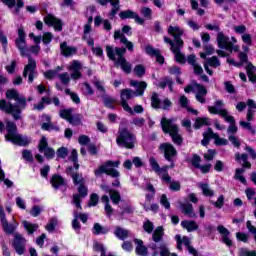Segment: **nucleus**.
Returning <instances> with one entry per match:
<instances>
[{
  "mask_svg": "<svg viewBox=\"0 0 256 256\" xmlns=\"http://www.w3.org/2000/svg\"><path fill=\"white\" fill-rule=\"evenodd\" d=\"M160 149L164 151V157L167 161H171V159L177 155V150L169 143L160 145Z\"/></svg>",
  "mask_w": 256,
  "mask_h": 256,
  "instance_id": "22",
  "label": "nucleus"
},
{
  "mask_svg": "<svg viewBox=\"0 0 256 256\" xmlns=\"http://www.w3.org/2000/svg\"><path fill=\"white\" fill-rule=\"evenodd\" d=\"M236 161H240L246 169H251V163L247 162V154H236Z\"/></svg>",
  "mask_w": 256,
  "mask_h": 256,
  "instance_id": "46",
  "label": "nucleus"
},
{
  "mask_svg": "<svg viewBox=\"0 0 256 256\" xmlns=\"http://www.w3.org/2000/svg\"><path fill=\"white\" fill-rule=\"evenodd\" d=\"M149 248L152 249L153 252V256H157L160 254V256H169L171 255V253L169 252V248H167V245L165 244H161L159 247H158V250L157 251V244L155 243H152L149 245Z\"/></svg>",
  "mask_w": 256,
  "mask_h": 256,
  "instance_id": "24",
  "label": "nucleus"
},
{
  "mask_svg": "<svg viewBox=\"0 0 256 256\" xmlns=\"http://www.w3.org/2000/svg\"><path fill=\"white\" fill-rule=\"evenodd\" d=\"M200 189L202 190L203 195H205V197H213L214 192L213 190L209 187L208 184H200L199 185Z\"/></svg>",
  "mask_w": 256,
  "mask_h": 256,
  "instance_id": "49",
  "label": "nucleus"
},
{
  "mask_svg": "<svg viewBox=\"0 0 256 256\" xmlns=\"http://www.w3.org/2000/svg\"><path fill=\"white\" fill-rule=\"evenodd\" d=\"M68 71H70V77L74 81H77V79H81L83 77V74L81 71H83V64L79 60L72 61L68 67Z\"/></svg>",
  "mask_w": 256,
  "mask_h": 256,
  "instance_id": "14",
  "label": "nucleus"
},
{
  "mask_svg": "<svg viewBox=\"0 0 256 256\" xmlns=\"http://www.w3.org/2000/svg\"><path fill=\"white\" fill-rule=\"evenodd\" d=\"M217 231L222 235V243L227 245V247H231L233 245V241H231V232L228 231L227 228L223 225H219L217 227Z\"/></svg>",
  "mask_w": 256,
  "mask_h": 256,
  "instance_id": "23",
  "label": "nucleus"
},
{
  "mask_svg": "<svg viewBox=\"0 0 256 256\" xmlns=\"http://www.w3.org/2000/svg\"><path fill=\"white\" fill-rule=\"evenodd\" d=\"M94 235H105L109 233V228L101 226V224L96 223L92 229Z\"/></svg>",
  "mask_w": 256,
  "mask_h": 256,
  "instance_id": "40",
  "label": "nucleus"
},
{
  "mask_svg": "<svg viewBox=\"0 0 256 256\" xmlns=\"http://www.w3.org/2000/svg\"><path fill=\"white\" fill-rule=\"evenodd\" d=\"M93 249H94V251H100L101 252L100 256H107L105 254V248L103 247V244L95 242Z\"/></svg>",
  "mask_w": 256,
  "mask_h": 256,
  "instance_id": "64",
  "label": "nucleus"
},
{
  "mask_svg": "<svg viewBox=\"0 0 256 256\" xmlns=\"http://www.w3.org/2000/svg\"><path fill=\"white\" fill-rule=\"evenodd\" d=\"M134 243L136 245V254L139 256H147L148 255V250L145 246V244H143V240L141 239H134Z\"/></svg>",
  "mask_w": 256,
  "mask_h": 256,
  "instance_id": "30",
  "label": "nucleus"
},
{
  "mask_svg": "<svg viewBox=\"0 0 256 256\" xmlns=\"http://www.w3.org/2000/svg\"><path fill=\"white\" fill-rule=\"evenodd\" d=\"M100 5H107V3H111L113 9L110 12L111 17H115L117 15V11H119V0H99Z\"/></svg>",
  "mask_w": 256,
  "mask_h": 256,
  "instance_id": "34",
  "label": "nucleus"
},
{
  "mask_svg": "<svg viewBox=\"0 0 256 256\" xmlns=\"http://www.w3.org/2000/svg\"><path fill=\"white\" fill-rule=\"evenodd\" d=\"M114 234L116 235V237H118V239H121L122 241L127 239V237H129L130 235L129 230H125L121 227H117L114 231Z\"/></svg>",
  "mask_w": 256,
  "mask_h": 256,
  "instance_id": "41",
  "label": "nucleus"
},
{
  "mask_svg": "<svg viewBox=\"0 0 256 256\" xmlns=\"http://www.w3.org/2000/svg\"><path fill=\"white\" fill-rule=\"evenodd\" d=\"M181 226L183 227V229H186L188 233H191L192 231H197L199 229V225H197V222L195 221L184 220L181 222Z\"/></svg>",
  "mask_w": 256,
  "mask_h": 256,
  "instance_id": "35",
  "label": "nucleus"
},
{
  "mask_svg": "<svg viewBox=\"0 0 256 256\" xmlns=\"http://www.w3.org/2000/svg\"><path fill=\"white\" fill-rule=\"evenodd\" d=\"M219 65H221V62H219V58H217V56H213L208 59L206 63H204V69L206 73H208V75H213V70L209 69V66L217 68L219 67Z\"/></svg>",
  "mask_w": 256,
  "mask_h": 256,
  "instance_id": "27",
  "label": "nucleus"
},
{
  "mask_svg": "<svg viewBox=\"0 0 256 256\" xmlns=\"http://www.w3.org/2000/svg\"><path fill=\"white\" fill-rule=\"evenodd\" d=\"M23 225H24V228L26 229V231H28V233L30 235L35 233V231H37V229H39V225L32 224L31 222L24 221Z\"/></svg>",
  "mask_w": 256,
  "mask_h": 256,
  "instance_id": "48",
  "label": "nucleus"
},
{
  "mask_svg": "<svg viewBox=\"0 0 256 256\" xmlns=\"http://www.w3.org/2000/svg\"><path fill=\"white\" fill-rule=\"evenodd\" d=\"M175 239L177 242V249L179 251H182L183 250L182 245H185V247H187V249L191 255L197 256V250H195V248H193L191 246V240L189 239V237H187V236L181 237V235H176Z\"/></svg>",
  "mask_w": 256,
  "mask_h": 256,
  "instance_id": "16",
  "label": "nucleus"
},
{
  "mask_svg": "<svg viewBox=\"0 0 256 256\" xmlns=\"http://www.w3.org/2000/svg\"><path fill=\"white\" fill-rule=\"evenodd\" d=\"M114 39H120V42L126 46L128 51H133V44L131 41L127 40V37L121 33V30H117L114 33Z\"/></svg>",
  "mask_w": 256,
  "mask_h": 256,
  "instance_id": "29",
  "label": "nucleus"
},
{
  "mask_svg": "<svg viewBox=\"0 0 256 256\" xmlns=\"http://www.w3.org/2000/svg\"><path fill=\"white\" fill-rule=\"evenodd\" d=\"M163 227L159 226L154 230V233L152 235V239L154 241V243H159V241H161L163 239Z\"/></svg>",
  "mask_w": 256,
  "mask_h": 256,
  "instance_id": "42",
  "label": "nucleus"
},
{
  "mask_svg": "<svg viewBox=\"0 0 256 256\" xmlns=\"http://www.w3.org/2000/svg\"><path fill=\"white\" fill-rule=\"evenodd\" d=\"M106 53L109 59H111V61H114L116 67H121L124 73H131V65L129 64V62H127L125 57H123V55L127 53V49L125 48L113 49L112 46H106Z\"/></svg>",
  "mask_w": 256,
  "mask_h": 256,
  "instance_id": "2",
  "label": "nucleus"
},
{
  "mask_svg": "<svg viewBox=\"0 0 256 256\" xmlns=\"http://www.w3.org/2000/svg\"><path fill=\"white\" fill-rule=\"evenodd\" d=\"M16 47L19 49L22 57L29 56V48L25 39H16Z\"/></svg>",
  "mask_w": 256,
  "mask_h": 256,
  "instance_id": "33",
  "label": "nucleus"
},
{
  "mask_svg": "<svg viewBox=\"0 0 256 256\" xmlns=\"http://www.w3.org/2000/svg\"><path fill=\"white\" fill-rule=\"evenodd\" d=\"M161 124L164 133H169L175 145H181V143H183V138L179 135V128L173 121L163 118Z\"/></svg>",
  "mask_w": 256,
  "mask_h": 256,
  "instance_id": "8",
  "label": "nucleus"
},
{
  "mask_svg": "<svg viewBox=\"0 0 256 256\" xmlns=\"http://www.w3.org/2000/svg\"><path fill=\"white\" fill-rule=\"evenodd\" d=\"M42 119H43V121H48V122L42 124V129H44V131H53V129H57V127H55V125H53V123H51V116L43 115Z\"/></svg>",
  "mask_w": 256,
  "mask_h": 256,
  "instance_id": "39",
  "label": "nucleus"
},
{
  "mask_svg": "<svg viewBox=\"0 0 256 256\" xmlns=\"http://www.w3.org/2000/svg\"><path fill=\"white\" fill-rule=\"evenodd\" d=\"M60 50L64 57H73L77 53V48L73 46H67V42L60 45Z\"/></svg>",
  "mask_w": 256,
  "mask_h": 256,
  "instance_id": "28",
  "label": "nucleus"
},
{
  "mask_svg": "<svg viewBox=\"0 0 256 256\" xmlns=\"http://www.w3.org/2000/svg\"><path fill=\"white\" fill-rule=\"evenodd\" d=\"M93 22V18L88 20V23L84 25V36L83 39L86 41L87 45L92 47V52L97 57H103V48L95 45V40L91 37V23Z\"/></svg>",
  "mask_w": 256,
  "mask_h": 256,
  "instance_id": "9",
  "label": "nucleus"
},
{
  "mask_svg": "<svg viewBox=\"0 0 256 256\" xmlns=\"http://www.w3.org/2000/svg\"><path fill=\"white\" fill-rule=\"evenodd\" d=\"M65 93H66V95H70L73 103H76V104L81 103V99L79 98V95H77L75 92H71L70 89H66Z\"/></svg>",
  "mask_w": 256,
  "mask_h": 256,
  "instance_id": "55",
  "label": "nucleus"
},
{
  "mask_svg": "<svg viewBox=\"0 0 256 256\" xmlns=\"http://www.w3.org/2000/svg\"><path fill=\"white\" fill-rule=\"evenodd\" d=\"M73 168L69 167L67 169L68 175L72 176L73 182L75 185L78 186V193L73 196V203L76 207V209H81V199H84V197L87 195V187H85V179H83V176L79 174H73Z\"/></svg>",
  "mask_w": 256,
  "mask_h": 256,
  "instance_id": "4",
  "label": "nucleus"
},
{
  "mask_svg": "<svg viewBox=\"0 0 256 256\" xmlns=\"http://www.w3.org/2000/svg\"><path fill=\"white\" fill-rule=\"evenodd\" d=\"M45 104L46 105H51V99H49L47 97H43L39 104L34 105V109L36 111H43V109H45Z\"/></svg>",
  "mask_w": 256,
  "mask_h": 256,
  "instance_id": "47",
  "label": "nucleus"
},
{
  "mask_svg": "<svg viewBox=\"0 0 256 256\" xmlns=\"http://www.w3.org/2000/svg\"><path fill=\"white\" fill-rule=\"evenodd\" d=\"M101 188L103 189V191H105V193H109L110 199L114 203V205H117L119 201H121V195H119V192L115 190H111L108 187L103 185L101 186Z\"/></svg>",
  "mask_w": 256,
  "mask_h": 256,
  "instance_id": "32",
  "label": "nucleus"
},
{
  "mask_svg": "<svg viewBox=\"0 0 256 256\" xmlns=\"http://www.w3.org/2000/svg\"><path fill=\"white\" fill-rule=\"evenodd\" d=\"M57 157H60L61 159H66L67 155H69V150L65 147H61L56 152Z\"/></svg>",
  "mask_w": 256,
  "mask_h": 256,
  "instance_id": "58",
  "label": "nucleus"
},
{
  "mask_svg": "<svg viewBox=\"0 0 256 256\" xmlns=\"http://www.w3.org/2000/svg\"><path fill=\"white\" fill-rule=\"evenodd\" d=\"M121 162L116 161H108L105 164L101 165L97 170H95L96 177H99V175H103L105 173L106 175H110V177H119V171H117L113 167H119Z\"/></svg>",
  "mask_w": 256,
  "mask_h": 256,
  "instance_id": "11",
  "label": "nucleus"
},
{
  "mask_svg": "<svg viewBox=\"0 0 256 256\" xmlns=\"http://www.w3.org/2000/svg\"><path fill=\"white\" fill-rule=\"evenodd\" d=\"M27 240L23 238L20 234H15L14 236V249L18 253V255H23L25 253V244Z\"/></svg>",
  "mask_w": 256,
  "mask_h": 256,
  "instance_id": "21",
  "label": "nucleus"
},
{
  "mask_svg": "<svg viewBox=\"0 0 256 256\" xmlns=\"http://www.w3.org/2000/svg\"><path fill=\"white\" fill-rule=\"evenodd\" d=\"M239 255L240 256H256V251L255 250H249L247 248H241L239 250Z\"/></svg>",
  "mask_w": 256,
  "mask_h": 256,
  "instance_id": "59",
  "label": "nucleus"
},
{
  "mask_svg": "<svg viewBox=\"0 0 256 256\" xmlns=\"http://www.w3.org/2000/svg\"><path fill=\"white\" fill-rule=\"evenodd\" d=\"M245 195H246L248 201H253V199H255V195H256L255 189L247 188L245 190Z\"/></svg>",
  "mask_w": 256,
  "mask_h": 256,
  "instance_id": "62",
  "label": "nucleus"
},
{
  "mask_svg": "<svg viewBox=\"0 0 256 256\" xmlns=\"http://www.w3.org/2000/svg\"><path fill=\"white\" fill-rule=\"evenodd\" d=\"M59 71H61L59 67L56 70H48L44 72V77L46 79H55V77H59Z\"/></svg>",
  "mask_w": 256,
  "mask_h": 256,
  "instance_id": "51",
  "label": "nucleus"
},
{
  "mask_svg": "<svg viewBox=\"0 0 256 256\" xmlns=\"http://www.w3.org/2000/svg\"><path fill=\"white\" fill-rule=\"evenodd\" d=\"M73 108L70 109H64L60 111V117L62 119H65L66 121H69L71 124H73Z\"/></svg>",
  "mask_w": 256,
  "mask_h": 256,
  "instance_id": "38",
  "label": "nucleus"
},
{
  "mask_svg": "<svg viewBox=\"0 0 256 256\" xmlns=\"http://www.w3.org/2000/svg\"><path fill=\"white\" fill-rule=\"evenodd\" d=\"M58 79L62 83V85H69L71 82V75L69 73L64 72L62 74H58Z\"/></svg>",
  "mask_w": 256,
  "mask_h": 256,
  "instance_id": "50",
  "label": "nucleus"
},
{
  "mask_svg": "<svg viewBox=\"0 0 256 256\" xmlns=\"http://www.w3.org/2000/svg\"><path fill=\"white\" fill-rule=\"evenodd\" d=\"M131 87L136 88V92L131 89H125L121 91V99L122 101H129V99H133V97H139L145 93L147 89V82H137L135 80L130 81Z\"/></svg>",
  "mask_w": 256,
  "mask_h": 256,
  "instance_id": "6",
  "label": "nucleus"
},
{
  "mask_svg": "<svg viewBox=\"0 0 256 256\" xmlns=\"http://www.w3.org/2000/svg\"><path fill=\"white\" fill-rule=\"evenodd\" d=\"M179 103L181 107H183L184 109H187V111H190V113H194V115H197L198 113L197 110L189 107V99H187V96L185 95L180 96Z\"/></svg>",
  "mask_w": 256,
  "mask_h": 256,
  "instance_id": "37",
  "label": "nucleus"
},
{
  "mask_svg": "<svg viewBox=\"0 0 256 256\" xmlns=\"http://www.w3.org/2000/svg\"><path fill=\"white\" fill-rule=\"evenodd\" d=\"M6 141H11L13 145H20V147H25L31 143V139L27 136L20 135L17 133V126L13 122L6 123Z\"/></svg>",
  "mask_w": 256,
  "mask_h": 256,
  "instance_id": "3",
  "label": "nucleus"
},
{
  "mask_svg": "<svg viewBox=\"0 0 256 256\" xmlns=\"http://www.w3.org/2000/svg\"><path fill=\"white\" fill-rule=\"evenodd\" d=\"M150 167L152 171H155L159 177H161L162 181H166V183H171V176H169V166L159 167V163L154 157H150L149 159Z\"/></svg>",
  "mask_w": 256,
  "mask_h": 256,
  "instance_id": "13",
  "label": "nucleus"
},
{
  "mask_svg": "<svg viewBox=\"0 0 256 256\" xmlns=\"http://www.w3.org/2000/svg\"><path fill=\"white\" fill-rule=\"evenodd\" d=\"M205 125H209V118H197L194 127L195 129H201V127H205Z\"/></svg>",
  "mask_w": 256,
  "mask_h": 256,
  "instance_id": "52",
  "label": "nucleus"
},
{
  "mask_svg": "<svg viewBox=\"0 0 256 256\" xmlns=\"http://www.w3.org/2000/svg\"><path fill=\"white\" fill-rule=\"evenodd\" d=\"M38 149H39L40 153H44V155L47 159H53L55 157V150H53L52 148H50L48 146L47 138L45 136H43L40 139Z\"/></svg>",
  "mask_w": 256,
  "mask_h": 256,
  "instance_id": "18",
  "label": "nucleus"
},
{
  "mask_svg": "<svg viewBox=\"0 0 256 256\" xmlns=\"http://www.w3.org/2000/svg\"><path fill=\"white\" fill-rule=\"evenodd\" d=\"M101 201H102V203H105V212H106V215H113V208H112L111 205L109 204V196L103 195V196L101 197Z\"/></svg>",
  "mask_w": 256,
  "mask_h": 256,
  "instance_id": "44",
  "label": "nucleus"
},
{
  "mask_svg": "<svg viewBox=\"0 0 256 256\" xmlns=\"http://www.w3.org/2000/svg\"><path fill=\"white\" fill-rule=\"evenodd\" d=\"M141 15H143V17H145L146 19H151L153 15V10H151V8L144 7L141 9Z\"/></svg>",
  "mask_w": 256,
  "mask_h": 256,
  "instance_id": "61",
  "label": "nucleus"
},
{
  "mask_svg": "<svg viewBox=\"0 0 256 256\" xmlns=\"http://www.w3.org/2000/svg\"><path fill=\"white\" fill-rule=\"evenodd\" d=\"M44 23L46 25H50L55 29V31H62L63 30V22L61 19L55 17L54 15L48 14L44 17Z\"/></svg>",
  "mask_w": 256,
  "mask_h": 256,
  "instance_id": "20",
  "label": "nucleus"
},
{
  "mask_svg": "<svg viewBox=\"0 0 256 256\" xmlns=\"http://www.w3.org/2000/svg\"><path fill=\"white\" fill-rule=\"evenodd\" d=\"M135 14L136 13L131 10L122 11V12H120V18L121 19H133L135 17Z\"/></svg>",
  "mask_w": 256,
  "mask_h": 256,
  "instance_id": "56",
  "label": "nucleus"
},
{
  "mask_svg": "<svg viewBox=\"0 0 256 256\" xmlns=\"http://www.w3.org/2000/svg\"><path fill=\"white\" fill-rule=\"evenodd\" d=\"M216 41L218 43L219 49H225L229 53H239V45H237V38L231 37V41L229 36L225 35L223 32H218Z\"/></svg>",
  "mask_w": 256,
  "mask_h": 256,
  "instance_id": "5",
  "label": "nucleus"
},
{
  "mask_svg": "<svg viewBox=\"0 0 256 256\" xmlns=\"http://www.w3.org/2000/svg\"><path fill=\"white\" fill-rule=\"evenodd\" d=\"M177 46L178 47L172 48V53H174L175 60L177 61V63H181V64L187 63V60L185 59V55L181 53V49H183V46H179V45Z\"/></svg>",
  "mask_w": 256,
  "mask_h": 256,
  "instance_id": "31",
  "label": "nucleus"
},
{
  "mask_svg": "<svg viewBox=\"0 0 256 256\" xmlns=\"http://www.w3.org/2000/svg\"><path fill=\"white\" fill-rule=\"evenodd\" d=\"M248 78L250 81H252V83H255L256 81V67L252 66L250 67V69L248 70Z\"/></svg>",
  "mask_w": 256,
  "mask_h": 256,
  "instance_id": "63",
  "label": "nucleus"
},
{
  "mask_svg": "<svg viewBox=\"0 0 256 256\" xmlns=\"http://www.w3.org/2000/svg\"><path fill=\"white\" fill-rule=\"evenodd\" d=\"M168 33H169V35H172V37H174V41H175L176 45H178V47H183L184 42L181 39V37H182L183 33H185V31L183 29H181V27L169 26Z\"/></svg>",
  "mask_w": 256,
  "mask_h": 256,
  "instance_id": "17",
  "label": "nucleus"
},
{
  "mask_svg": "<svg viewBox=\"0 0 256 256\" xmlns=\"http://www.w3.org/2000/svg\"><path fill=\"white\" fill-rule=\"evenodd\" d=\"M208 134H210L212 139L215 140V145H227V139L220 138L219 135L215 134L213 130H211V128H209Z\"/></svg>",
  "mask_w": 256,
  "mask_h": 256,
  "instance_id": "43",
  "label": "nucleus"
},
{
  "mask_svg": "<svg viewBox=\"0 0 256 256\" xmlns=\"http://www.w3.org/2000/svg\"><path fill=\"white\" fill-rule=\"evenodd\" d=\"M37 62L31 57L28 59V64L24 68L23 77H27L29 83H33L35 77H37Z\"/></svg>",
  "mask_w": 256,
  "mask_h": 256,
  "instance_id": "15",
  "label": "nucleus"
},
{
  "mask_svg": "<svg viewBox=\"0 0 256 256\" xmlns=\"http://www.w3.org/2000/svg\"><path fill=\"white\" fill-rule=\"evenodd\" d=\"M51 183H52L53 187H55V189H57L58 187H61V185H65V180L63 179V177H61L59 175H54L52 177Z\"/></svg>",
  "mask_w": 256,
  "mask_h": 256,
  "instance_id": "45",
  "label": "nucleus"
},
{
  "mask_svg": "<svg viewBox=\"0 0 256 256\" xmlns=\"http://www.w3.org/2000/svg\"><path fill=\"white\" fill-rule=\"evenodd\" d=\"M2 2L9 9H13L12 13H19V9L23 8V0H2Z\"/></svg>",
  "mask_w": 256,
  "mask_h": 256,
  "instance_id": "25",
  "label": "nucleus"
},
{
  "mask_svg": "<svg viewBox=\"0 0 256 256\" xmlns=\"http://www.w3.org/2000/svg\"><path fill=\"white\" fill-rule=\"evenodd\" d=\"M0 220H1L2 226L4 227V231H6V233H13V231H15V226L7 222V218L5 217V210L3 209V206H0Z\"/></svg>",
  "mask_w": 256,
  "mask_h": 256,
  "instance_id": "26",
  "label": "nucleus"
},
{
  "mask_svg": "<svg viewBox=\"0 0 256 256\" xmlns=\"http://www.w3.org/2000/svg\"><path fill=\"white\" fill-rule=\"evenodd\" d=\"M243 173H245V169L243 168H238L236 169V174H235V178L238 179V181H240V183H247V180L244 178Z\"/></svg>",
  "mask_w": 256,
  "mask_h": 256,
  "instance_id": "53",
  "label": "nucleus"
},
{
  "mask_svg": "<svg viewBox=\"0 0 256 256\" xmlns=\"http://www.w3.org/2000/svg\"><path fill=\"white\" fill-rule=\"evenodd\" d=\"M181 209L184 215H187V217H190L191 219L197 217V214H195V211H193V205L189 203L182 204Z\"/></svg>",
  "mask_w": 256,
  "mask_h": 256,
  "instance_id": "36",
  "label": "nucleus"
},
{
  "mask_svg": "<svg viewBox=\"0 0 256 256\" xmlns=\"http://www.w3.org/2000/svg\"><path fill=\"white\" fill-rule=\"evenodd\" d=\"M6 98L11 101H16V104H12L11 102L2 99L0 100V110L4 111V113H9L12 115L14 119H21V112L25 107H27V99L19 95L17 90H8L6 92Z\"/></svg>",
  "mask_w": 256,
  "mask_h": 256,
  "instance_id": "1",
  "label": "nucleus"
},
{
  "mask_svg": "<svg viewBox=\"0 0 256 256\" xmlns=\"http://www.w3.org/2000/svg\"><path fill=\"white\" fill-rule=\"evenodd\" d=\"M159 87L161 89H165L166 87H169L170 91H173V81H171V79L169 78H165L160 82Z\"/></svg>",
  "mask_w": 256,
  "mask_h": 256,
  "instance_id": "54",
  "label": "nucleus"
},
{
  "mask_svg": "<svg viewBox=\"0 0 256 256\" xmlns=\"http://www.w3.org/2000/svg\"><path fill=\"white\" fill-rule=\"evenodd\" d=\"M116 143L119 147L133 149V147H135V136L131 134L127 128L120 127L118 130Z\"/></svg>",
  "mask_w": 256,
  "mask_h": 256,
  "instance_id": "7",
  "label": "nucleus"
},
{
  "mask_svg": "<svg viewBox=\"0 0 256 256\" xmlns=\"http://www.w3.org/2000/svg\"><path fill=\"white\" fill-rule=\"evenodd\" d=\"M42 41L44 45H49L53 41V34L51 32H45L42 36Z\"/></svg>",
  "mask_w": 256,
  "mask_h": 256,
  "instance_id": "60",
  "label": "nucleus"
},
{
  "mask_svg": "<svg viewBox=\"0 0 256 256\" xmlns=\"http://www.w3.org/2000/svg\"><path fill=\"white\" fill-rule=\"evenodd\" d=\"M241 39L243 43L248 45V47H251V45H253V37L251 36V34H242Z\"/></svg>",
  "mask_w": 256,
  "mask_h": 256,
  "instance_id": "57",
  "label": "nucleus"
},
{
  "mask_svg": "<svg viewBox=\"0 0 256 256\" xmlns=\"http://www.w3.org/2000/svg\"><path fill=\"white\" fill-rule=\"evenodd\" d=\"M152 101V107L154 109H169L171 107L172 103L169 99H164L163 101L159 100V94L154 93L151 98Z\"/></svg>",
  "mask_w": 256,
  "mask_h": 256,
  "instance_id": "19",
  "label": "nucleus"
},
{
  "mask_svg": "<svg viewBox=\"0 0 256 256\" xmlns=\"http://www.w3.org/2000/svg\"><path fill=\"white\" fill-rule=\"evenodd\" d=\"M209 113L212 115H220V117L224 118L227 123H230L228 127V133H237V126H235V118L229 115L227 109H218L215 107H209Z\"/></svg>",
  "mask_w": 256,
  "mask_h": 256,
  "instance_id": "10",
  "label": "nucleus"
},
{
  "mask_svg": "<svg viewBox=\"0 0 256 256\" xmlns=\"http://www.w3.org/2000/svg\"><path fill=\"white\" fill-rule=\"evenodd\" d=\"M185 93H196V100L199 103H205V97L207 96V88L197 82H192L185 89Z\"/></svg>",
  "mask_w": 256,
  "mask_h": 256,
  "instance_id": "12",
  "label": "nucleus"
}]
</instances>
